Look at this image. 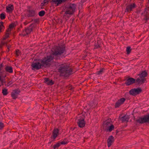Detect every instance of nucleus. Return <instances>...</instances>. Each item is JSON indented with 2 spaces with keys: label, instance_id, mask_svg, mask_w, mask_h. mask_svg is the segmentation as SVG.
I'll list each match as a JSON object with an SVG mask.
<instances>
[{
  "label": "nucleus",
  "instance_id": "2f4dec72",
  "mask_svg": "<svg viewBox=\"0 0 149 149\" xmlns=\"http://www.w3.org/2000/svg\"><path fill=\"white\" fill-rule=\"evenodd\" d=\"M9 33H6L5 35L4 36V37L3 38V40H6L7 38H8L9 36Z\"/></svg>",
  "mask_w": 149,
  "mask_h": 149
},
{
  "label": "nucleus",
  "instance_id": "4c0bfd02",
  "mask_svg": "<svg viewBox=\"0 0 149 149\" xmlns=\"http://www.w3.org/2000/svg\"><path fill=\"white\" fill-rule=\"evenodd\" d=\"M13 83V82L11 81H9L7 84L6 85L7 86H9L10 85L12 84Z\"/></svg>",
  "mask_w": 149,
  "mask_h": 149
},
{
  "label": "nucleus",
  "instance_id": "a19ab883",
  "mask_svg": "<svg viewBox=\"0 0 149 149\" xmlns=\"http://www.w3.org/2000/svg\"><path fill=\"white\" fill-rule=\"evenodd\" d=\"M5 42H1V44H2V45H4V44H5Z\"/></svg>",
  "mask_w": 149,
  "mask_h": 149
},
{
  "label": "nucleus",
  "instance_id": "423d86ee",
  "mask_svg": "<svg viewBox=\"0 0 149 149\" xmlns=\"http://www.w3.org/2000/svg\"><path fill=\"white\" fill-rule=\"evenodd\" d=\"M142 91V89L139 88H133L131 89L129 91L130 94L133 95H135L140 93Z\"/></svg>",
  "mask_w": 149,
  "mask_h": 149
},
{
  "label": "nucleus",
  "instance_id": "ddd939ff",
  "mask_svg": "<svg viewBox=\"0 0 149 149\" xmlns=\"http://www.w3.org/2000/svg\"><path fill=\"white\" fill-rule=\"evenodd\" d=\"M78 124L79 126L80 127H84L85 125V122L84 121V119L83 118L79 119Z\"/></svg>",
  "mask_w": 149,
  "mask_h": 149
},
{
  "label": "nucleus",
  "instance_id": "5701e85b",
  "mask_svg": "<svg viewBox=\"0 0 149 149\" xmlns=\"http://www.w3.org/2000/svg\"><path fill=\"white\" fill-rule=\"evenodd\" d=\"M129 119V117L128 116H125L123 117L120 118V119L122 121V122H124L125 121H127Z\"/></svg>",
  "mask_w": 149,
  "mask_h": 149
},
{
  "label": "nucleus",
  "instance_id": "b1692460",
  "mask_svg": "<svg viewBox=\"0 0 149 149\" xmlns=\"http://www.w3.org/2000/svg\"><path fill=\"white\" fill-rule=\"evenodd\" d=\"M5 70L7 72L12 73L13 72V68L11 67L7 66L5 68Z\"/></svg>",
  "mask_w": 149,
  "mask_h": 149
},
{
  "label": "nucleus",
  "instance_id": "1a4fd4ad",
  "mask_svg": "<svg viewBox=\"0 0 149 149\" xmlns=\"http://www.w3.org/2000/svg\"><path fill=\"white\" fill-rule=\"evenodd\" d=\"M20 92V91L19 89H16L13 91L11 93V96L13 99H16L17 97V95Z\"/></svg>",
  "mask_w": 149,
  "mask_h": 149
},
{
  "label": "nucleus",
  "instance_id": "bb28decb",
  "mask_svg": "<svg viewBox=\"0 0 149 149\" xmlns=\"http://www.w3.org/2000/svg\"><path fill=\"white\" fill-rule=\"evenodd\" d=\"M68 141L66 139H65L63 141L60 142V145H65L67 144Z\"/></svg>",
  "mask_w": 149,
  "mask_h": 149
},
{
  "label": "nucleus",
  "instance_id": "f8f14e48",
  "mask_svg": "<svg viewBox=\"0 0 149 149\" xmlns=\"http://www.w3.org/2000/svg\"><path fill=\"white\" fill-rule=\"evenodd\" d=\"M135 6V4L134 3L127 6L126 8L125 12H130L134 9Z\"/></svg>",
  "mask_w": 149,
  "mask_h": 149
},
{
  "label": "nucleus",
  "instance_id": "e433bc0d",
  "mask_svg": "<svg viewBox=\"0 0 149 149\" xmlns=\"http://www.w3.org/2000/svg\"><path fill=\"white\" fill-rule=\"evenodd\" d=\"M4 126L3 124L1 122H0V130Z\"/></svg>",
  "mask_w": 149,
  "mask_h": 149
},
{
  "label": "nucleus",
  "instance_id": "6ab92c4d",
  "mask_svg": "<svg viewBox=\"0 0 149 149\" xmlns=\"http://www.w3.org/2000/svg\"><path fill=\"white\" fill-rule=\"evenodd\" d=\"M63 0H52L51 2L54 4L58 6L61 4L63 1Z\"/></svg>",
  "mask_w": 149,
  "mask_h": 149
},
{
  "label": "nucleus",
  "instance_id": "412c9836",
  "mask_svg": "<svg viewBox=\"0 0 149 149\" xmlns=\"http://www.w3.org/2000/svg\"><path fill=\"white\" fill-rule=\"evenodd\" d=\"M114 129V126L112 125L111 126H109L104 130L107 132H111Z\"/></svg>",
  "mask_w": 149,
  "mask_h": 149
},
{
  "label": "nucleus",
  "instance_id": "393cba45",
  "mask_svg": "<svg viewBox=\"0 0 149 149\" xmlns=\"http://www.w3.org/2000/svg\"><path fill=\"white\" fill-rule=\"evenodd\" d=\"M29 15L30 16H34L35 15V12L33 10H30L29 12Z\"/></svg>",
  "mask_w": 149,
  "mask_h": 149
},
{
  "label": "nucleus",
  "instance_id": "c9c22d12",
  "mask_svg": "<svg viewBox=\"0 0 149 149\" xmlns=\"http://www.w3.org/2000/svg\"><path fill=\"white\" fill-rule=\"evenodd\" d=\"M14 26L15 25L14 24H12L10 25L9 27L11 29H13L14 27Z\"/></svg>",
  "mask_w": 149,
  "mask_h": 149
},
{
  "label": "nucleus",
  "instance_id": "4468645a",
  "mask_svg": "<svg viewBox=\"0 0 149 149\" xmlns=\"http://www.w3.org/2000/svg\"><path fill=\"white\" fill-rule=\"evenodd\" d=\"M135 79L132 78H130L127 80L125 84L127 85H130L134 83Z\"/></svg>",
  "mask_w": 149,
  "mask_h": 149
},
{
  "label": "nucleus",
  "instance_id": "aec40b11",
  "mask_svg": "<svg viewBox=\"0 0 149 149\" xmlns=\"http://www.w3.org/2000/svg\"><path fill=\"white\" fill-rule=\"evenodd\" d=\"M59 130L58 129H55L53 131V137L55 139L58 134Z\"/></svg>",
  "mask_w": 149,
  "mask_h": 149
},
{
  "label": "nucleus",
  "instance_id": "cd10ccee",
  "mask_svg": "<svg viewBox=\"0 0 149 149\" xmlns=\"http://www.w3.org/2000/svg\"><path fill=\"white\" fill-rule=\"evenodd\" d=\"M131 49L130 47H127L126 52L127 54H129L131 52Z\"/></svg>",
  "mask_w": 149,
  "mask_h": 149
},
{
  "label": "nucleus",
  "instance_id": "9d476101",
  "mask_svg": "<svg viewBox=\"0 0 149 149\" xmlns=\"http://www.w3.org/2000/svg\"><path fill=\"white\" fill-rule=\"evenodd\" d=\"M114 141V137L112 136H111L108 137L107 140V146L109 147L113 143Z\"/></svg>",
  "mask_w": 149,
  "mask_h": 149
},
{
  "label": "nucleus",
  "instance_id": "ea45409f",
  "mask_svg": "<svg viewBox=\"0 0 149 149\" xmlns=\"http://www.w3.org/2000/svg\"><path fill=\"white\" fill-rule=\"evenodd\" d=\"M11 31V29L10 28H9L7 30H6V33H8L9 32H10V31Z\"/></svg>",
  "mask_w": 149,
  "mask_h": 149
},
{
  "label": "nucleus",
  "instance_id": "0eeeda50",
  "mask_svg": "<svg viewBox=\"0 0 149 149\" xmlns=\"http://www.w3.org/2000/svg\"><path fill=\"white\" fill-rule=\"evenodd\" d=\"M6 76V72H3L2 74H0V87L6 83L5 77Z\"/></svg>",
  "mask_w": 149,
  "mask_h": 149
},
{
  "label": "nucleus",
  "instance_id": "72a5a7b5",
  "mask_svg": "<svg viewBox=\"0 0 149 149\" xmlns=\"http://www.w3.org/2000/svg\"><path fill=\"white\" fill-rule=\"evenodd\" d=\"M0 17L1 19H3L5 18V15L3 13H1L0 15Z\"/></svg>",
  "mask_w": 149,
  "mask_h": 149
},
{
  "label": "nucleus",
  "instance_id": "c756f323",
  "mask_svg": "<svg viewBox=\"0 0 149 149\" xmlns=\"http://www.w3.org/2000/svg\"><path fill=\"white\" fill-rule=\"evenodd\" d=\"M104 69L103 68H101L100 70L97 72V74L98 75H100L102 74L103 72Z\"/></svg>",
  "mask_w": 149,
  "mask_h": 149
},
{
  "label": "nucleus",
  "instance_id": "a878e982",
  "mask_svg": "<svg viewBox=\"0 0 149 149\" xmlns=\"http://www.w3.org/2000/svg\"><path fill=\"white\" fill-rule=\"evenodd\" d=\"M2 93L3 95H6L8 94L7 90L5 88L3 89L2 91Z\"/></svg>",
  "mask_w": 149,
  "mask_h": 149
},
{
  "label": "nucleus",
  "instance_id": "4be33fe9",
  "mask_svg": "<svg viewBox=\"0 0 149 149\" xmlns=\"http://www.w3.org/2000/svg\"><path fill=\"white\" fill-rule=\"evenodd\" d=\"M140 77L144 78L147 75V73L146 71H142V72L139 75Z\"/></svg>",
  "mask_w": 149,
  "mask_h": 149
},
{
  "label": "nucleus",
  "instance_id": "6e6552de",
  "mask_svg": "<svg viewBox=\"0 0 149 149\" xmlns=\"http://www.w3.org/2000/svg\"><path fill=\"white\" fill-rule=\"evenodd\" d=\"M33 26H31L28 28H26L23 31L22 33V35L25 36L28 35L32 31Z\"/></svg>",
  "mask_w": 149,
  "mask_h": 149
},
{
  "label": "nucleus",
  "instance_id": "f257e3e1",
  "mask_svg": "<svg viewBox=\"0 0 149 149\" xmlns=\"http://www.w3.org/2000/svg\"><path fill=\"white\" fill-rule=\"evenodd\" d=\"M65 51V48L63 47H57L53 48L52 50V54L47 55L43 60H41L44 66L49 65L53 61L54 55H61Z\"/></svg>",
  "mask_w": 149,
  "mask_h": 149
},
{
  "label": "nucleus",
  "instance_id": "2eb2a0df",
  "mask_svg": "<svg viewBox=\"0 0 149 149\" xmlns=\"http://www.w3.org/2000/svg\"><path fill=\"white\" fill-rule=\"evenodd\" d=\"M125 100L124 98H122L118 100L116 103V107H117L120 106V105L123 103L125 101Z\"/></svg>",
  "mask_w": 149,
  "mask_h": 149
},
{
  "label": "nucleus",
  "instance_id": "f3484780",
  "mask_svg": "<svg viewBox=\"0 0 149 149\" xmlns=\"http://www.w3.org/2000/svg\"><path fill=\"white\" fill-rule=\"evenodd\" d=\"M44 82L49 85H52L54 84L52 80L49 78L45 79Z\"/></svg>",
  "mask_w": 149,
  "mask_h": 149
},
{
  "label": "nucleus",
  "instance_id": "9b49d317",
  "mask_svg": "<svg viewBox=\"0 0 149 149\" xmlns=\"http://www.w3.org/2000/svg\"><path fill=\"white\" fill-rule=\"evenodd\" d=\"M112 124L110 120H108L104 121L103 123V128L104 130L109 126H111Z\"/></svg>",
  "mask_w": 149,
  "mask_h": 149
},
{
  "label": "nucleus",
  "instance_id": "7ed1b4c3",
  "mask_svg": "<svg viewBox=\"0 0 149 149\" xmlns=\"http://www.w3.org/2000/svg\"><path fill=\"white\" fill-rule=\"evenodd\" d=\"M31 66L33 70H38L41 68V66H44L41 60L34 61L32 63Z\"/></svg>",
  "mask_w": 149,
  "mask_h": 149
},
{
  "label": "nucleus",
  "instance_id": "a211bd4d",
  "mask_svg": "<svg viewBox=\"0 0 149 149\" xmlns=\"http://www.w3.org/2000/svg\"><path fill=\"white\" fill-rule=\"evenodd\" d=\"M6 10L7 12H11L13 9V6L12 5H9L6 7Z\"/></svg>",
  "mask_w": 149,
  "mask_h": 149
},
{
  "label": "nucleus",
  "instance_id": "7c9ffc66",
  "mask_svg": "<svg viewBox=\"0 0 149 149\" xmlns=\"http://www.w3.org/2000/svg\"><path fill=\"white\" fill-rule=\"evenodd\" d=\"M45 14V12L43 10H42L39 13V15L40 16H43Z\"/></svg>",
  "mask_w": 149,
  "mask_h": 149
},
{
  "label": "nucleus",
  "instance_id": "f704fd0d",
  "mask_svg": "<svg viewBox=\"0 0 149 149\" xmlns=\"http://www.w3.org/2000/svg\"><path fill=\"white\" fill-rule=\"evenodd\" d=\"M20 51L19 50H17L16 51V54L17 56H18L19 55H20Z\"/></svg>",
  "mask_w": 149,
  "mask_h": 149
},
{
  "label": "nucleus",
  "instance_id": "58836bf2",
  "mask_svg": "<svg viewBox=\"0 0 149 149\" xmlns=\"http://www.w3.org/2000/svg\"><path fill=\"white\" fill-rule=\"evenodd\" d=\"M50 0H44L43 3L44 4H45L47 3Z\"/></svg>",
  "mask_w": 149,
  "mask_h": 149
},
{
  "label": "nucleus",
  "instance_id": "c85d7f7f",
  "mask_svg": "<svg viewBox=\"0 0 149 149\" xmlns=\"http://www.w3.org/2000/svg\"><path fill=\"white\" fill-rule=\"evenodd\" d=\"M61 145L60 143L59 142H58L55 145H54V149H56L58 147H59Z\"/></svg>",
  "mask_w": 149,
  "mask_h": 149
},
{
  "label": "nucleus",
  "instance_id": "dca6fc26",
  "mask_svg": "<svg viewBox=\"0 0 149 149\" xmlns=\"http://www.w3.org/2000/svg\"><path fill=\"white\" fill-rule=\"evenodd\" d=\"M146 81V79L145 78L140 77L138 78L136 80L137 82L141 84L144 83Z\"/></svg>",
  "mask_w": 149,
  "mask_h": 149
},
{
  "label": "nucleus",
  "instance_id": "39448f33",
  "mask_svg": "<svg viewBox=\"0 0 149 149\" xmlns=\"http://www.w3.org/2000/svg\"><path fill=\"white\" fill-rule=\"evenodd\" d=\"M136 121L140 123H149V115L144 116L142 117H138L136 119Z\"/></svg>",
  "mask_w": 149,
  "mask_h": 149
},
{
  "label": "nucleus",
  "instance_id": "f03ea898",
  "mask_svg": "<svg viewBox=\"0 0 149 149\" xmlns=\"http://www.w3.org/2000/svg\"><path fill=\"white\" fill-rule=\"evenodd\" d=\"M59 70L62 76H67L68 74H70V69L69 66L66 64L61 65Z\"/></svg>",
  "mask_w": 149,
  "mask_h": 149
},
{
  "label": "nucleus",
  "instance_id": "20e7f679",
  "mask_svg": "<svg viewBox=\"0 0 149 149\" xmlns=\"http://www.w3.org/2000/svg\"><path fill=\"white\" fill-rule=\"evenodd\" d=\"M76 5L75 4H70L66 6V14H72L75 11Z\"/></svg>",
  "mask_w": 149,
  "mask_h": 149
},
{
  "label": "nucleus",
  "instance_id": "473e14b6",
  "mask_svg": "<svg viewBox=\"0 0 149 149\" xmlns=\"http://www.w3.org/2000/svg\"><path fill=\"white\" fill-rule=\"evenodd\" d=\"M4 28L3 25V22H0V32L1 30L3 29Z\"/></svg>",
  "mask_w": 149,
  "mask_h": 149
}]
</instances>
